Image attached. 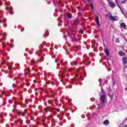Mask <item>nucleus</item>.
<instances>
[{"instance_id": "f257e3e1", "label": "nucleus", "mask_w": 127, "mask_h": 127, "mask_svg": "<svg viewBox=\"0 0 127 127\" xmlns=\"http://www.w3.org/2000/svg\"><path fill=\"white\" fill-rule=\"evenodd\" d=\"M100 96L101 104L102 106H105L108 102V99H107L106 94H105V92H104V90H103L102 89H101V93L100 94Z\"/></svg>"}, {"instance_id": "f03ea898", "label": "nucleus", "mask_w": 127, "mask_h": 127, "mask_svg": "<svg viewBox=\"0 0 127 127\" xmlns=\"http://www.w3.org/2000/svg\"><path fill=\"white\" fill-rule=\"evenodd\" d=\"M106 17L113 21H117L119 19L118 16H113L111 14H107Z\"/></svg>"}, {"instance_id": "7ed1b4c3", "label": "nucleus", "mask_w": 127, "mask_h": 127, "mask_svg": "<svg viewBox=\"0 0 127 127\" xmlns=\"http://www.w3.org/2000/svg\"><path fill=\"white\" fill-rule=\"evenodd\" d=\"M107 0L109 3V6H110V7H112V8H114L115 5V3H114V2L112 1V0Z\"/></svg>"}, {"instance_id": "20e7f679", "label": "nucleus", "mask_w": 127, "mask_h": 127, "mask_svg": "<svg viewBox=\"0 0 127 127\" xmlns=\"http://www.w3.org/2000/svg\"><path fill=\"white\" fill-rule=\"evenodd\" d=\"M95 21L96 22L98 27H100V26H101V24H100V19H99V17H96Z\"/></svg>"}, {"instance_id": "39448f33", "label": "nucleus", "mask_w": 127, "mask_h": 127, "mask_svg": "<svg viewBox=\"0 0 127 127\" xmlns=\"http://www.w3.org/2000/svg\"><path fill=\"white\" fill-rule=\"evenodd\" d=\"M87 1L89 2L90 6L92 10L94 9V6H93V2H92V0H87Z\"/></svg>"}, {"instance_id": "423d86ee", "label": "nucleus", "mask_w": 127, "mask_h": 127, "mask_svg": "<svg viewBox=\"0 0 127 127\" xmlns=\"http://www.w3.org/2000/svg\"><path fill=\"white\" fill-rule=\"evenodd\" d=\"M105 52L107 55V56H110V52L109 51V49H108L107 48H105Z\"/></svg>"}, {"instance_id": "0eeeda50", "label": "nucleus", "mask_w": 127, "mask_h": 127, "mask_svg": "<svg viewBox=\"0 0 127 127\" xmlns=\"http://www.w3.org/2000/svg\"><path fill=\"white\" fill-rule=\"evenodd\" d=\"M103 124L105 125V126H108L109 125L110 122H109V120H106L103 122Z\"/></svg>"}, {"instance_id": "6e6552de", "label": "nucleus", "mask_w": 127, "mask_h": 127, "mask_svg": "<svg viewBox=\"0 0 127 127\" xmlns=\"http://www.w3.org/2000/svg\"><path fill=\"white\" fill-rule=\"evenodd\" d=\"M121 27H122L123 28H127V25L125 23H121Z\"/></svg>"}, {"instance_id": "1a4fd4ad", "label": "nucleus", "mask_w": 127, "mask_h": 127, "mask_svg": "<svg viewBox=\"0 0 127 127\" xmlns=\"http://www.w3.org/2000/svg\"><path fill=\"white\" fill-rule=\"evenodd\" d=\"M123 64L126 65L127 64V59L126 58H123Z\"/></svg>"}, {"instance_id": "9d476101", "label": "nucleus", "mask_w": 127, "mask_h": 127, "mask_svg": "<svg viewBox=\"0 0 127 127\" xmlns=\"http://www.w3.org/2000/svg\"><path fill=\"white\" fill-rule=\"evenodd\" d=\"M119 55L120 56H125V53H124L122 51L119 52Z\"/></svg>"}, {"instance_id": "9b49d317", "label": "nucleus", "mask_w": 127, "mask_h": 127, "mask_svg": "<svg viewBox=\"0 0 127 127\" xmlns=\"http://www.w3.org/2000/svg\"><path fill=\"white\" fill-rule=\"evenodd\" d=\"M17 115H21L22 116H24V113L21 112H18L17 113Z\"/></svg>"}, {"instance_id": "f8f14e48", "label": "nucleus", "mask_w": 127, "mask_h": 127, "mask_svg": "<svg viewBox=\"0 0 127 127\" xmlns=\"http://www.w3.org/2000/svg\"><path fill=\"white\" fill-rule=\"evenodd\" d=\"M118 6L119 7V8L121 10V11L122 12V13H123V14L124 15H126V14L124 13V11H123V10H122V8H121V6H120V5H119V4L117 3Z\"/></svg>"}, {"instance_id": "ddd939ff", "label": "nucleus", "mask_w": 127, "mask_h": 127, "mask_svg": "<svg viewBox=\"0 0 127 127\" xmlns=\"http://www.w3.org/2000/svg\"><path fill=\"white\" fill-rule=\"evenodd\" d=\"M5 9H10V10H11V7L10 6H7L5 7Z\"/></svg>"}, {"instance_id": "4468645a", "label": "nucleus", "mask_w": 127, "mask_h": 127, "mask_svg": "<svg viewBox=\"0 0 127 127\" xmlns=\"http://www.w3.org/2000/svg\"><path fill=\"white\" fill-rule=\"evenodd\" d=\"M67 17H68V18H71V17H72V15H71V14H68L67 15Z\"/></svg>"}, {"instance_id": "2eb2a0df", "label": "nucleus", "mask_w": 127, "mask_h": 127, "mask_svg": "<svg viewBox=\"0 0 127 127\" xmlns=\"http://www.w3.org/2000/svg\"><path fill=\"white\" fill-rule=\"evenodd\" d=\"M127 0H124L123 1H122L121 3H126V2H127Z\"/></svg>"}, {"instance_id": "dca6fc26", "label": "nucleus", "mask_w": 127, "mask_h": 127, "mask_svg": "<svg viewBox=\"0 0 127 127\" xmlns=\"http://www.w3.org/2000/svg\"><path fill=\"white\" fill-rule=\"evenodd\" d=\"M116 42L118 43L120 42V39L119 38L116 39Z\"/></svg>"}, {"instance_id": "f3484780", "label": "nucleus", "mask_w": 127, "mask_h": 127, "mask_svg": "<svg viewBox=\"0 0 127 127\" xmlns=\"http://www.w3.org/2000/svg\"><path fill=\"white\" fill-rule=\"evenodd\" d=\"M6 5H7V6H8V5H9V2H7L5 3Z\"/></svg>"}, {"instance_id": "a211bd4d", "label": "nucleus", "mask_w": 127, "mask_h": 127, "mask_svg": "<svg viewBox=\"0 0 127 127\" xmlns=\"http://www.w3.org/2000/svg\"><path fill=\"white\" fill-rule=\"evenodd\" d=\"M49 110V108H48V107L46 108L45 109V111L46 112V111H48Z\"/></svg>"}, {"instance_id": "6ab92c4d", "label": "nucleus", "mask_w": 127, "mask_h": 127, "mask_svg": "<svg viewBox=\"0 0 127 127\" xmlns=\"http://www.w3.org/2000/svg\"><path fill=\"white\" fill-rule=\"evenodd\" d=\"M6 21V19H5L4 20H1V21H0V22H5Z\"/></svg>"}, {"instance_id": "aec40b11", "label": "nucleus", "mask_w": 127, "mask_h": 127, "mask_svg": "<svg viewBox=\"0 0 127 127\" xmlns=\"http://www.w3.org/2000/svg\"><path fill=\"white\" fill-rule=\"evenodd\" d=\"M79 32L80 33H81V34H83V33H84L82 30L80 31Z\"/></svg>"}, {"instance_id": "412c9836", "label": "nucleus", "mask_w": 127, "mask_h": 127, "mask_svg": "<svg viewBox=\"0 0 127 127\" xmlns=\"http://www.w3.org/2000/svg\"><path fill=\"white\" fill-rule=\"evenodd\" d=\"M4 63H5V62H2L1 63V64H4Z\"/></svg>"}, {"instance_id": "4be33fe9", "label": "nucleus", "mask_w": 127, "mask_h": 127, "mask_svg": "<svg viewBox=\"0 0 127 127\" xmlns=\"http://www.w3.org/2000/svg\"><path fill=\"white\" fill-rule=\"evenodd\" d=\"M3 35H6V33H4L3 34Z\"/></svg>"}, {"instance_id": "5701e85b", "label": "nucleus", "mask_w": 127, "mask_h": 127, "mask_svg": "<svg viewBox=\"0 0 127 127\" xmlns=\"http://www.w3.org/2000/svg\"><path fill=\"white\" fill-rule=\"evenodd\" d=\"M90 110H92L93 109V107H90Z\"/></svg>"}, {"instance_id": "b1692460", "label": "nucleus", "mask_w": 127, "mask_h": 127, "mask_svg": "<svg viewBox=\"0 0 127 127\" xmlns=\"http://www.w3.org/2000/svg\"><path fill=\"white\" fill-rule=\"evenodd\" d=\"M10 47H12V48L13 47V45H11Z\"/></svg>"}, {"instance_id": "393cba45", "label": "nucleus", "mask_w": 127, "mask_h": 127, "mask_svg": "<svg viewBox=\"0 0 127 127\" xmlns=\"http://www.w3.org/2000/svg\"><path fill=\"white\" fill-rule=\"evenodd\" d=\"M48 103H51V101L50 100H49Z\"/></svg>"}, {"instance_id": "a878e982", "label": "nucleus", "mask_w": 127, "mask_h": 127, "mask_svg": "<svg viewBox=\"0 0 127 127\" xmlns=\"http://www.w3.org/2000/svg\"><path fill=\"white\" fill-rule=\"evenodd\" d=\"M99 82H101V81H102V79H100L99 80Z\"/></svg>"}, {"instance_id": "bb28decb", "label": "nucleus", "mask_w": 127, "mask_h": 127, "mask_svg": "<svg viewBox=\"0 0 127 127\" xmlns=\"http://www.w3.org/2000/svg\"><path fill=\"white\" fill-rule=\"evenodd\" d=\"M27 86H29V83H27Z\"/></svg>"}, {"instance_id": "cd10ccee", "label": "nucleus", "mask_w": 127, "mask_h": 127, "mask_svg": "<svg viewBox=\"0 0 127 127\" xmlns=\"http://www.w3.org/2000/svg\"><path fill=\"white\" fill-rule=\"evenodd\" d=\"M126 91H127V87L125 88Z\"/></svg>"}, {"instance_id": "c85d7f7f", "label": "nucleus", "mask_w": 127, "mask_h": 127, "mask_svg": "<svg viewBox=\"0 0 127 127\" xmlns=\"http://www.w3.org/2000/svg\"><path fill=\"white\" fill-rule=\"evenodd\" d=\"M57 111H58V112H59V109H57Z\"/></svg>"}, {"instance_id": "c756f323", "label": "nucleus", "mask_w": 127, "mask_h": 127, "mask_svg": "<svg viewBox=\"0 0 127 127\" xmlns=\"http://www.w3.org/2000/svg\"><path fill=\"white\" fill-rule=\"evenodd\" d=\"M10 14H13V13H11H11H10Z\"/></svg>"}, {"instance_id": "7c9ffc66", "label": "nucleus", "mask_w": 127, "mask_h": 127, "mask_svg": "<svg viewBox=\"0 0 127 127\" xmlns=\"http://www.w3.org/2000/svg\"><path fill=\"white\" fill-rule=\"evenodd\" d=\"M6 127H8V125H6Z\"/></svg>"}, {"instance_id": "2f4dec72", "label": "nucleus", "mask_w": 127, "mask_h": 127, "mask_svg": "<svg viewBox=\"0 0 127 127\" xmlns=\"http://www.w3.org/2000/svg\"><path fill=\"white\" fill-rule=\"evenodd\" d=\"M110 97H111V99H112V98H113V97H111V96H110Z\"/></svg>"}, {"instance_id": "473e14b6", "label": "nucleus", "mask_w": 127, "mask_h": 127, "mask_svg": "<svg viewBox=\"0 0 127 127\" xmlns=\"http://www.w3.org/2000/svg\"><path fill=\"white\" fill-rule=\"evenodd\" d=\"M127 126H125V127H127Z\"/></svg>"}, {"instance_id": "72a5a7b5", "label": "nucleus", "mask_w": 127, "mask_h": 127, "mask_svg": "<svg viewBox=\"0 0 127 127\" xmlns=\"http://www.w3.org/2000/svg\"><path fill=\"white\" fill-rule=\"evenodd\" d=\"M45 50H46H46H47L46 49H45Z\"/></svg>"}, {"instance_id": "f704fd0d", "label": "nucleus", "mask_w": 127, "mask_h": 127, "mask_svg": "<svg viewBox=\"0 0 127 127\" xmlns=\"http://www.w3.org/2000/svg\"><path fill=\"white\" fill-rule=\"evenodd\" d=\"M27 102V101L26 100V101H25V102L26 103Z\"/></svg>"}, {"instance_id": "c9c22d12", "label": "nucleus", "mask_w": 127, "mask_h": 127, "mask_svg": "<svg viewBox=\"0 0 127 127\" xmlns=\"http://www.w3.org/2000/svg\"><path fill=\"white\" fill-rule=\"evenodd\" d=\"M115 1H117V0H115Z\"/></svg>"}, {"instance_id": "e433bc0d", "label": "nucleus", "mask_w": 127, "mask_h": 127, "mask_svg": "<svg viewBox=\"0 0 127 127\" xmlns=\"http://www.w3.org/2000/svg\"><path fill=\"white\" fill-rule=\"evenodd\" d=\"M3 94H5V93H4L3 92Z\"/></svg>"}, {"instance_id": "4c0bfd02", "label": "nucleus", "mask_w": 127, "mask_h": 127, "mask_svg": "<svg viewBox=\"0 0 127 127\" xmlns=\"http://www.w3.org/2000/svg\"><path fill=\"white\" fill-rule=\"evenodd\" d=\"M10 103H11V101H10Z\"/></svg>"}]
</instances>
